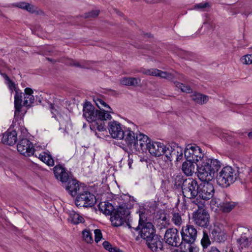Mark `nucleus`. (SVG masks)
<instances>
[{
  "mask_svg": "<svg viewBox=\"0 0 252 252\" xmlns=\"http://www.w3.org/2000/svg\"><path fill=\"white\" fill-rule=\"evenodd\" d=\"M143 144V143L140 142V139H138V138H137L136 135L135 141L133 142L131 146L129 148L130 152L134 153L136 152H140V151H144L145 148H144Z\"/></svg>",
  "mask_w": 252,
  "mask_h": 252,
  "instance_id": "7c9ffc66",
  "label": "nucleus"
},
{
  "mask_svg": "<svg viewBox=\"0 0 252 252\" xmlns=\"http://www.w3.org/2000/svg\"><path fill=\"white\" fill-rule=\"evenodd\" d=\"M248 135L250 139H252V132H249Z\"/></svg>",
  "mask_w": 252,
  "mask_h": 252,
  "instance_id": "69168bd1",
  "label": "nucleus"
},
{
  "mask_svg": "<svg viewBox=\"0 0 252 252\" xmlns=\"http://www.w3.org/2000/svg\"><path fill=\"white\" fill-rule=\"evenodd\" d=\"M239 171L231 166L223 167L216 176L217 184L222 188H227L239 178Z\"/></svg>",
  "mask_w": 252,
  "mask_h": 252,
  "instance_id": "7ed1b4c3",
  "label": "nucleus"
},
{
  "mask_svg": "<svg viewBox=\"0 0 252 252\" xmlns=\"http://www.w3.org/2000/svg\"><path fill=\"white\" fill-rule=\"evenodd\" d=\"M129 218H130V215L128 216V220H127L126 221H125V222L126 223L127 226L129 228H132V226H131V225L129 223ZM132 228H133L135 230V228L132 227Z\"/></svg>",
  "mask_w": 252,
  "mask_h": 252,
  "instance_id": "680f3d73",
  "label": "nucleus"
},
{
  "mask_svg": "<svg viewBox=\"0 0 252 252\" xmlns=\"http://www.w3.org/2000/svg\"><path fill=\"white\" fill-rule=\"evenodd\" d=\"M194 222L201 227H207L210 222V215L208 212L203 209H198L192 215Z\"/></svg>",
  "mask_w": 252,
  "mask_h": 252,
  "instance_id": "1a4fd4ad",
  "label": "nucleus"
},
{
  "mask_svg": "<svg viewBox=\"0 0 252 252\" xmlns=\"http://www.w3.org/2000/svg\"><path fill=\"white\" fill-rule=\"evenodd\" d=\"M106 107L108 108V110H107V111H105L104 110V112L105 114H110V113H113L114 112H113V110L112 109V108L108 105V106H107Z\"/></svg>",
  "mask_w": 252,
  "mask_h": 252,
  "instance_id": "bf43d9fd",
  "label": "nucleus"
},
{
  "mask_svg": "<svg viewBox=\"0 0 252 252\" xmlns=\"http://www.w3.org/2000/svg\"><path fill=\"white\" fill-rule=\"evenodd\" d=\"M83 116L90 123L91 129H96L99 131L106 130L104 121L112 118L110 114H105L104 110H99L89 101H86L83 105Z\"/></svg>",
  "mask_w": 252,
  "mask_h": 252,
  "instance_id": "f257e3e1",
  "label": "nucleus"
},
{
  "mask_svg": "<svg viewBox=\"0 0 252 252\" xmlns=\"http://www.w3.org/2000/svg\"><path fill=\"white\" fill-rule=\"evenodd\" d=\"M188 251H185L186 252H198V249L196 247L194 246L193 244H189L188 247Z\"/></svg>",
  "mask_w": 252,
  "mask_h": 252,
  "instance_id": "5fc2aeb1",
  "label": "nucleus"
},
{
  "mask_svg": "<svg viewBox=\"0 0 252 252\" xmlns=\"http://www.w3.org/2000/svg\"><path fill=\"white\" fill-rule=\"evenodd\" d=\"M109 132L113 138L124 139L125 128L123 129L119 123L114 121L109 123Z\"/></svg>",
  "mask_w": 252,
  "mask_h": 252,
  "instance_id": "dca6fc26",
  "label": "nucleus"
},
{
  "mask_svg": "<svg viewBox=\"0 0 252 252\" xmlns=\"http://www.w3.org/2000/svg\"><path fill=\"white\" fill-rule=\"evenodd\" d=\"M210 237L214 241L218 243L224 242L226 239L225 232L219 227H214L210 232Z\"/></svg>",
  "mask_w": 252,
  "mask_h": 252,
  "instance_id": "f3484780",
  "label": "nucleus"
},
{
  "mask_svg": "<svg viewBox=\"0 0 252 252\" xmlns=\"http://www.w3.org/2000/svg\"><path fill=\"white\" fill-rule=\"evenodd\" d=\"M14 95V107H15V117H17L19 114L22 108V93L19 89L16 90Z\"/></svg>",
  "mask_w": 252,
  "mask_h": 252,
  "instance_id": "5701e85b",
  "label": "nucleus"
},
{
  "mask_svg": "<svg viewBox=\"0 0 252 252\" xmlns=\"http://www.w3.org/2000/svg\"><path fill=\"white\" fill-rule=\"evenodd\" d=\"M241 62L246 64H252V54L247 55L241 58Z\"/></svg>",
  "mask_w": 252,
  "mask_h": 252,
  "instance_id": "a18cd8bd",
  "label": "nucleus"
},
{
  "mask_svg": "<svg viewBox=\"0 0 252 252\" xmlns=\"http://www.w3.org/2000/svg\"><path fill=\"white\" fill-rule=\"evenodd\" d=\"M201 244L204 252L207 251L208 247L211 245V241L209 236L206 232L203 231V236L201 240Z\"/></svg>",
  "mask_w": 252,
  "mask_h": 252,
  "instance_id": "c9c22d12",
  "label": "nucleus"
},
{
  "mask_svg": "<svg viewBox=\"0 0 252 252\" xmlns=\"http://www.w3.org/2000/svg\"><path fill=\"white\" fill-rule=\"evenodd\" d=\"M49 108L51 111V113L55 115V112L57 111V110L55 108L54 105L52 103L49 104Z\"/></svg>",
  "mask_w": 252,
  "mask_h": 252,
  "instance_id": "4d7b16f0",
  "label": "nucleus"
},
{
  "mask_svg": "<svg viewBox=\"0 0 252 252\" xmlns=\"http://www.w3.org/2000/svg\"><path fill=\"white\" fill-rule=\"evenodd\" d=\"M210 181H202L203 183L199 184V192L198 197L203 200H207L211 199L214 195V189Z\"/></svg>",
  "mask_w": 252,
  "mask_h": 252,
  "instance_id": "9b49d317",
  "label": "nucleus"
},
{
  "mask_svg": "<svg viewBox=\"0 0 252 252\" xmlns=\"http://www.w3.org/2000/svg\"><path fill=\"white\" fill-rule=\"evenodd\" d=\"M166 219H166V217L165 216H164V217L163 218L162 220H163L165 221V220H166Z\"/></svg>",
  "mask_w": 252,
  "mask_h": 252,
  "instance_id": "338daca9",
  "label": "nucleus"
},
{
  "mask_svg": "<svg viewBox=\"0 0 252 252\" xmlns=\"http://www.w3.org/2000/svg\"><path fill=\"white\" fill-rule=\"evenodd\" d=\"M226 249V252H227V250H229V252H233L232 248L231 246L227 247Z\"/></svg>",
  "mask_w": 252,
  "mask_h": 252,
  "instance_id": "0e129e2a",
  "label": "nucleus"
},
{
  "mask_svg": "<svg viewBox=\"0 0 252 252\" xmlns=\"http://www.w3.org/2000/svg\"><path fill=\"white\" fill-rule=\"evenodd\" d=\"M94 101L95 102L96 105L99 108V110L101 111L103 110L101 109V106H104L106 107L107 106H108V104L99 98L94 99Z\"/></svg>",
  "mask_w": 252,
  "mask_h": 252,
  "instance_id": "de8ad7c7",
  "label": "nucleus"
},
{
  "mask_svg": "<svg viewBox=\"0 0 252 252\" xmlns=\"http://www.w3.org/2000/svg\"><path fill=\"white\" fill-rule=\"evenodd\" d=\"M146 244L149 249L153 252L162 250L163 248L162 239L156 234L148 238L146 240Z\"/></svg>",
  "mask_w": 252,
  "mask_h": 252,
  "instance_id": "2eb2a0df",
  "label": "nucleus"
},
{
  "mask_svg": "<svg viewBox=\"0 0 252 252\" xmlns=\"http://www.w3.org/2000/svg\"><path fill=\"white\" fill-rule=\"evenodd\" d=\"M192 99L196 103L199 104H203L208 101V96L200 94V93H194L191 95Z\"/></svg>",
  "mask_w": 252,
  "mask_h": 252,
  "instance_id": "c756f323",
  "label": "nucleus"
},
{
  "mask_svg": "<svg viewBox=\"0 0 252 252\" xmlns=\"http://www.w3.org/2000/svg\"><path fill=\"white\" fill-rule=\"evenodd\" d=\"M164 240L166 243L173 247H178L182 244L176 228L167 229L164 234Z\"/></svg>",
  "mask_w": 252,
  "mask_h": 252,
  "instance_id": "f8f14e48",
  "label": "nucleus"
},
{
  "mask_svg": "<svg viewBox=\"0 0 252 252\" xmlns=\"http://www.w3.org/2000/svg\"><path fill=\"white\" fill-rule=\"evenodd\" d=\"M170 148L171 156H172L171 161L173 160L176 161H180L183 158V149L175 143H172Z\"/></svg>",
  "mask_w": 252,
  "mask_h": 252,
  "instance_id": "a211bd4d",
  "label": "nucleus"
},
{
  "mask_svg": "<svg viewBox=\"0 0 252 252\" xmlns=\"http://www.w3.org/2000/svg\"><path fill=\"white\" fill-rule=\"evenodd\" d=\"M236 203L234 202L225 200L220 205V208L223 212H230L235 206Z\"/></svg>",
  "mask_w": 252,
  "mask_h": 252,
  "instance_id": "72a5a7b5",
  "label": "nucleus"
},
{
  "mask_svg": "<svg viewBox=\"0 0 252 252\" xmlns=\"http://www.w3.org/2000/svg\"><path fill=\"white\" fill-rule=\"evenodd\" d=\"M137 138L140 139V142L144 144L143 146L144 148H145V150H147L149 146V143H151V140L149 138L147 135L140 133L137 135Z\"/></svg>",
  "mask_w": 252,
  "mask_h": 252,
  "instance_id": "4c0bfd02",
  "label": "nucleus"
},
{
  "mask_svg": "<svg viewBox=\"0 0 252 252\" xmlns=\"http://www.w3.org/2000/svg\"><path fill=\"white\" fill-rule=\"evenodd\" d=\"M207 252H220L216 247H212L210 249L207 251Z\"/></svg>",
  "mask_w": 252,
  "mask_h": 252,
  "instance_id": "13d9d810",
  "label": "nucleus"
},
{
  "mask_svg": "<svg viewBox=\"0 0 252 252\" xmlns=\"http://www.w3.org/2000/svg\"><path fill=\"white\" fill-rule=\"evenodd\" d=\"M130 215L129 210L125 204L119 205L116 208L113 214L111 216L112 224L114 226H120L123 225L125 221L128 220Z\"/></svg>",
  "mask_w": 252,
  "mask_h": 252,
  "instance_id": "39448f33",
  "label": "nucleus"
},
{
  "mask_svg": "<svg viewBox=\"0 0 252 252\" xmlns=\"http://www.w3.org/2000/svg\"><path fill=\"white\" fill-rule=\"evenodd\" d=\"M102 245L103 248L109 252H111L114 247L108 241H107L103 242Z\"/></svg>",
  "mask_w": 252,
  "mask_h": 252,
  "instance_id": "603ef678",
  "label": "nucleus"
},
{
  "mask_svg": "<svg viewBox=\"0 0 252 252\" xmlns=\"http://www.w3.org/2000/svg\"><path fill=\"white\" fill-rule=\"evenodd\" d=\"M158 72V69H152L145 70L142 73L144 74L156 76V73Z\"/></svg>",
  "mask_w": 252,
  "mask_h": 252,
  "instance_id": "3c124183",
  "label": "nucleus"
},
{
  "mask_svg": "<svg viewBox=\"0 0 252 252\" xmlns=\"http://www.w3.org/2000/svg\"><path fill=\"white\" fill-rule=\"evenodd\" d=\"M194 163H195V162H193V161H188V160L183 162L182 170L187 176H189L192 175L195 169V165Z\"/></svg>",
  "mask_w": 252,
  "mask_h": 252,
  "instance_id": "cd10ccee",
  "label": "nucleus"
},
{
  "mask_svg": "<svg viewBox=\"0 0 252 252\" xmlns=\"http://www.w3.org/2000/svg\"><path fill=\"white\" fill-rule=\"evenodd\" d=\"M6 84L8 85L10 90L13 92V90L16 91L18 90L16 87V85L14 82H13L10 79L6 82Z\"/></svg>",
  "mask_w": 252,
  "mask_h": 252,
  "instance_id": "864d4df0",
  "label": "nucleus"
},
{
  "mask_svg": "<svg viewBox=\"0 0 252 252\" xmlns=\"http://www.w3.org/2000/svg\"><path fill=\"white\" fill-rule=\"evenodd\" d=\"M83 240L88 243L93 242L92 234L89 230L85 229L82 231Z\"/></svg>",
  "mask_w": 252,
  "mask_h": 252,
  "instance_id": "79ce46f5",
  "label": "nucleus"
},
{
  "mask_svg": "<svg viewBox=\"0 0 252 252\" xmlns=\"http://www.w3.org/2000/svg\"><path fill=\"white\" fill-rule=\"evenodd\" d=\"M1 75L5 79L6 82L10 79L9 77L5 73H1Z\"/></svg>",
  "mask_w": 252,
  "mask_h": 252,
  "instance_id": "e2e57ef3",
  "label": "nucleus"
},
{
  "mask_svg": "<svg viewBox=\"0 0 252 252\" xmlns=\"http://www.w3.org/2000/svg\"><path fill=\"white\" fill-rule=\"evenodd\" d=\"M174 84L176 85V86L177 88H180L182 92H185L187 93H190V92H191L192 90L190 88V87L189 86H186L184 84L178 82H175Z\"/></svg>",
  "mask_w": 252,
  "mask_h": 252,
  "instance_id": "37998d69",
  "label": "nucleus"
},
{
  "mask_svg": "<svg viewBox=\"0 0 252 252\" xmlns=\"http://www.w3.org/2000/svg\"><path fill=\"white\" fill-rule=\"evenodd\" d=\"M17 148L18 151L25 156L30 157L34 154L33 144L27 138L21 139L17 145Z\"/></svg>",
  "mask_w": 252,
  "mask_h": 252,
  "instance_id": "4468645a",
  "label": "nucleus"
},
{
  "mask_svg": "<svg viewBox=\"0 0 252 252\" xmlns=\"http://www.w3.org/2000/svg\"><path fill=\"white\" fill-rule=\"evenodd\" d=\"M111 252H123V251L118 248L117 247H114Z\"/></svg>",
  "mask_w": 252,
  "mask_h": 252,
  "instance_id": "052dcab7",
  "label": "nucleus"
},
{
  "mask_svg": "<svg viewBox=\"0 0 252 252\" xmlns=\"http://www.w3.org/2000/svg\"><path fill=\"white\" fill-rule=\"evenodd\" d=\"M209 166L210 172L208 176V181H211L215 176V173L218 172L221 167V163L217 159L209 158Z\"/></svg>",
  "mask_w": 252,
  "mask_h": 252,
  "instance_id": "412c9836",
  "label": "nucleus"
},
{
  "mask_svg": "<svg viewBox=\"0 0 252 252\" xmlns=\"http://www.w3.org/2000/svg\"><path fill=\"white\" fill-rule=\"evenodd\" d=\"M156 76H159L162 78H164L169 80H172L175 78V75L166 71H162L158 70V72H157Z\"/></svg>",
  "mask_w": 252,
  "mask_h": 252,
  "instance_id": "ea45409f",
  "label": "nucleus"
},
{
  "mask_svg": "<svg viewBox=\"0 0 252 252\" xmlns=\"http://www.w3.org/2000/svg\"><path fill=\"white\" fill-rule=\"evenodd\" d=\"M199 190V184L197 181L192 178H189L185 181L182 193L185 197L189 199H194L195 198H198Z\"/></svg>",
  "mask_w": 252,
  "mask_h": 252,
  "instance_id": "0eeeda50",
  "label": "nucleus"
},
{
  "mask_svg": "<svg viewBox=\"0 0 252 252\" xmlns=\"http://www.w3.org/2000/svg\"><path fill=\"white\" fill-rule=\"evenodd\" d=\"M172 221L176 225L179 226L182 223V220L181 215L177 212H173Z\"/></svg>",
  "mask_w": 252,
  "mask_h": 252,
  "instance_id": "a19ab883",
  "label": "nucleus"
},
{
  "mask_svg": "<svg viewBox=\"0 0 252 252\" xmlns=\"http://www.w3.org/2000/svg\"><path fill=\"white\" fill-rule=\"evenodd\" d=\"M195 146V144H188L184 150L185 158L188 161L194 162V158L193 157L194 156Z\"/></svg>",
  "mask_w": 252,
  "mask_h": 252,
  "instance_id": "bb28decb",
  "label": "nucleus"
},
{
  "mask_svg": "<svg viewBox=\"0 0 252 252\" xmlns=\"http://www.w3.org/2000/svg\"><path fill=\"white\" fill-rule=\"evenodd\" d=\"M236 231L240 235V237L237 239L239 249H243L250 246L252 248V237L250 236L249 229L241 226L237 228Z\"/></svg>",
  "mask_w": 252,
  "mask_h": 252,
  "instance_id": "6e6552de",
  "label": "nucleus"
},
{
  "mask_svg": "<svg viewBox=\"0 0 252 252\" xmlns=\"http://www.w3.org/2000/svg\"><path fill=\"white\" fill-rule=\"evenodd\" d=\"M149 146L147 150L149 153L153 156L155 157H159L161 156V153H163V147L164 144L160 142H152L149 143Z\"/></svg>",
  "mask_w": 252,
  "mask_h": 252,
  "instance_id": "6ab92c4d",
  "label": "nucleus"
},
{
  "mask_svg": "<svg viewBox=\"0 0 252 252\" xmlns=\"http://www.w3.org/2000/svg\"><path fill=\"white\" fill-rule=\"evenodd\" d=\"M124 139L126 144V145L128 148L131 146L133 142L135 141L136 139V136L135 133L131 130L129 128L125 127V130L124 131Z\"/></svg>",
  "mask_w": 252,
  "mask_h": 252,
  "instance_id": "b1692460",
  "label": "nucleus"
},
{
  "mask_svg": "<svg viewBox=\"0 0 252 252\" xmlns=\"http://www.w3.org/2000/svg\"><path fill=\"white\" fill-rule=\"evenodd\" d=\"M188 178H184L182 175H177L174 179V186L177 189L182 188V190L184 187L185 181L187 180Z\"/></svg>",
  "mask_w": 252,
  "mask_h": 252,
  "instance_id": "f704fd0d",
  "label": "nucleus"
},
{
  "mask_svg": "<svg viewBox=\"0 0 252 252\" xmlns=\"http://www.w3.org/2000/svg\"><path fill=\"white\" fill-rule=\"evenodd\" d=\"M207 28L209 30H213L215 28V25L211 22H207L204 23V26L201 28Z\"/></svg>",
  "mask_w": 252,
  "mask_h": 252,
  "instance_id": "6e6d98bb",
  "label": "nucleus"
},
{
  "mask_svg": "<svg viewBox=\"0 0 252 252\" xmlns=\"http://www.w3.org/2000/svg\"><path fill=\"white\" fill-rule=\"evenodd\" d=\"M171 145H164L163 147V153H161V156H164V160L166 161H171Z\"/></svg>",
  "mask_w": 252,
  "mask_h": 252,
  "instance_id": "58836bf2",
  "label": "nucleus"
},
{
  "mask_svg": "<svg viewBox=\"0 0 252 252\" xmlns=\"http://www.w3.org/2000/svg\"><path fill=\"white\" fill-rule=\"evenodd\" d=\"M99 13V10H92L90 12L85 13V18H95L98 15Z\"/></svg>",
  "mask_w": 252,
  "mask_h": 252,
  "instance_id": "09e8293b",
  "label": "nucleus"
},
{
  "mask_svg": "<svg viewBox=\"0 0 252 252\" xmlns=\"http://www.w3.org/2000/svg\"><path fill=\"white\" fill-rule=\"evenodd\" d=\"M47 59L48 61H50V62H51V61H52L51 59L49 58H47Z\"/></svg>",
  "mask_w": 252,
  "mask_h": 252,
  "instance_id": "774afa93",
  "label": "nucleus"
},
{
  "mask_svg": "<svg viewBox=\"0 0 252 252\" xmlns=\"http://www.w3.org/2000/svg\"><path fill=\"white\" fill-rule=\"evenodd\" d=\"M209 158L204 157L198 163H196L197 169V176L202 181H208L210 168L209 166Z\"/></svg>",
  "mask_w": 252,
  "mask_h": 252,
  "instance_id": "ddd939ff",
  "label": "nucleus"
},
{
  "mask_svg": "<svg viewBox=\"0 0 252 252\" xmlns=\"http://www.w3.org/2000/svg\"><path fill=\"white\" fill-rule=\"evenodd\" d=\"M210 4L208 2H201L195 4L193 6V9H204L205 8L210 7Z\"/></svg>",
  "mask_w": 252,
  "mask_h": 252,
  "instance_id": "49530a36",
  "label": "nucleus"
},
{
  "mask_svg": "<svg viewBox=\"0 0 252 252\" xmlns=\"http://www.w3.org/2000/svg\"><path fill=\"white\" fill-rule=\"evenodd\" d=\"M15 5L19 8L26 10L27 11L32 13H34L36 11V7L33 5L31 4L28 2L23 1L19 2L16 3Z\"/></svg>",
  "mask_w": 252,
  "mask_h": 252,
  "instance_id": "2f4dec72",
  "label": "nucleus"
},
{
  "mask_svg": "<svg viewBox=\"0 0 252 252\" xmlns=\"http://www.w3.org/2000/svg\"><path fill=\"white\" fill-rule=\"evenodd\" d=\"M182 243L193 244L197 236V230L193 225H188L183 227L181 232Z\"/></svg>",
  "mask_w": 252,
  "mask_h": 252,
  "instance_id": "9d476101",
  "label": "nucleus"
},
{
  "mask_svg": "<svg viewBox=\"0 0 252 252\" xmlns=\"http://www.w3.org/2000/svg\"><path fill=\"white\" fill-rule=\"evenodd\" d=\"M68 64L71 66H73L76 67H79L82 68H87V66L84 64H80L79 62L75 60H70L68 61Z\"/></svg>",
  "mask_w": 252,
  "mask_h": 252,
  "instance_id": "c03bdc74",
  "label": "nucleus"
},
{
  "mask_svg": "<svg viewBox=\"0 0 252 252\" xmlns=\"http://www.w3.org/2000/svg\"><path fill=\"white\" fill-rule=\"evenodd\" d=\"M3 144L12 146L17 141V133L15 130L6 131L3 134L1 139Z\"/></svg>",
  "mask_w": 252,
  "mask_h": 252,
  "instance_id": "aec40b11",
  "label": "nucleus"
},
{
  "mask_svg": "<svg viewBox=\"0 0 252 252\" xmlns=\"http://www.w3.org/2000/svg\"><path fill=\"white\" fill-rule=\"evenodd\" d=\"M96 202L95 196L90 191L81 190L76 195L75 203L79 207H92Z\"/></svg>",
  "mask_w": 252,
  "mask_h": 252,
  "instance_id": "423d86ee",
  "label": "nucleus"
},
{
  "mask_svg": "<svg viewBox=\"0 0 252 252\" xmlns=\"http://www.w3.org/2000/svg\"><path fill=\"white\" fill-rule=\"evenodd\" d=\"M54 173L56 178L63 184V187L72 196H76L81 190L79 182L73 178L71 172H66L65 168L60 164L54 167Z\"/></svg>",
  "mask_w": 252,
  "mask_h": 252,
  "instance_id": "f03ea898",
  "label": "nucleus"
},
{
  "mask_svg": "<svg viewBox=\"0 0 252 252\" xmlns=\"http://www.w3.org/2000/svg\"><path fill=\"white\" fill-rule=\"evenodd\" d=\"M194 147V156L193 157L194 158V162H195V163L196 164V163H198L199 161H200L201 160H202V159L206 156H204V154L202 152L201 148L195 145Z\"/></svg>",
  "mask_w": 252,
  "mask_h": 252,
  "instance_id": "e433bc0d",
  "label": "nucleus"
},
{
  "mask_svg": "<svg viewBox=\"0 0 252 252\" xmlns=\"http://www.w3.org/2000/svg\"><path fill=\"white\" fill-rule=\"evenodd\" d=\"M121 84L125 86L138 87L141 85V79L137 77H123L120 81Z\"/></svg>",
  "mask_w": 252,
  "mask_h": 252,
  "instance_id": "4be33fe9",
  "label": "nucleus"
},
{
  "mask_svg": "<svg viewBox=\"0 0 252 252\" xmlns=\"http://www.w3.org/2000/svg\"><path fill=\"white\" fill-rule=\"evenodd\" d=\"M98 209L103 214L112 216L116 208L109 202H101L98 205Z\"/></svg>",
  "mask_w": 252,
  "mask_h": 252,
  "instance_id": "393cba45",
  "label": "nucleus"
},
{
  "mask_svg": "<svg viewBox=\"0 0 252 252\" xmlns=\"http://www.w3.org/2000/svg\"><path fill=\"white\" fill-rule=\"evenodd\" d=\"M94 240L96 243H97L101 239L102 235L101 231L99 229L94 230Z\"/></svg>",
  "mask_w": 252,
  "mask_h": 252,
  "instance_id": "8fccbe9b",
  "label": "nucleus"
},
{
  "mask_svg": "<svg viewBox=\"0 0 252 252\" xmlns=\"http://www.w3.org/2000/svg\"><path fill=\"white\" fill-rule=\"evenodd\" d=\"M38 158L49 166H52L54 165V160L50 155H46L45 153L40 154L38 155Z\"/></svg>",
  "mask_w": 252,
  "mask_h": 252,
  "instance_id": "473e14b6",
  "label": "nucleus"
},
{
  "mask_svg": "<svg viewBox=\"0 0 252 252\" xmlns=\"http://www.w3.org/2000/svg\"><path fill=\"white\" fill-rule=\"evenodd\" d=\"M33 91L30 88H26L25 89L24 106L30 107L34 102V97L32 95Z\"/></svg>",
  "mask_w": 252,
  "mask_h": 252,
  "instance_id": "a878e982",
  "label": "nucleus"
},
{
  "mask_svg": "<svg viewBox=\"0 0 252 252\" xmlns=\"http://www.w3.org/2000/svg\"><path fill=\"white\" fill-rule=\"evenodd\" d=\"M135 230H139V235L145 240L156 234V229L154 225L152 223L147 221L145 214L143 213L139 214L138 225L135 227Z\"/></svg>",
  "mask_w": 252,
  "mask_h": 252,
  "instance_id": "20e7f679",
  "label": "nucleus"
},
{
  "mask_svg": "<svg viewBox=\"0 0 252 252\" xmlns=\"http://www.w3.org/2000/svg\"><path fill=\"white\" fill-rule=\"evenodd\" d=\"M68 221L73 224H77L85 221L84 219L75 211H70L69 214Z\"/></svg>",
  "mask_w": 252,
  "mask_h": 252,
  "instance_id": "c85d7f7f",
  "label": "nucleus"
}]
</instances>
